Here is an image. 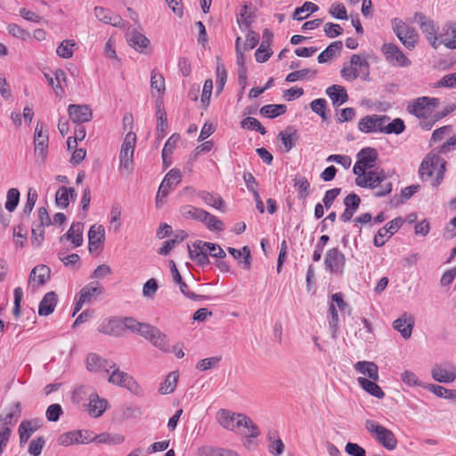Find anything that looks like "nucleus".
Wrapping results in <instances>:
<instances>
[{"label": "nucleus", "mask_w": 456, "mask_h": 456, "mask_svg": "<svg viewBox=\"0 0 456 456\" xmlns=\"http://www.w3.org/2000/svg\"><path fill=\"white\" fill-rule=\"evenodd\" d=\"M380 51L386 61L393 67L406 68L411 64L400 47L393 43L383 44Z\"/></svg>", "instance_id": "obj_6"}, {"label": "nucleus", "mask_w": 456, "mask_h": 456, "mask_svg": "<svg viewBox=\"0 0 456 456\" xmlns=\"http://www.w3.org/2000/svg\"><path fill=\"white\" fill-rule=\"evenodd\" d=\"M51 270L45 265L34 267L30 273L29 280L44 285L50 279Z\"/></svg>", "instance_id": "obj_39"}, {"label": "nucleus", "mask_w": 456, "mask_h": 456, "mask_svg": "<svg viewBox=\"0 0 456 456\" xmlns=\"http://www.w3.org/2000/svg\"><path fill=\"white\" fill-rule=\"evenodd\" d=\"M221 356H213L209 358H205L203 360H200L197 365L196 368L201 371H205L208 370H210L211 368L216 366L218 362L221 361Z\"/></svg>", "instance_id": "obj_63"}, {"label": "nucleus", "mask_w": 456, "mask_h": 456, "mask_svg": "<svg viewBox=\"0 0 456 456\" xmlns=\"http://www.w3.org/2000/svg\"><path fill=\"white\" fill-rule=\"evenodd\" d=\"M75 47L77 43L74 40L65 39L56 48V53L61 58L69 59L73 56Z\"/></svg>", "instance_id": "obj_46"}, {"label": "nucleus", "mask_w": 456, "mask_h": 456, "mask_svg": "<svg viewBox=\"0 0 456 456\" xmlns=\"http://www.w3.org/2000/svg\"><path fill=\"white\" fill-rule=\"evenodd\" d=\"M94 16L99 21L110 24L113 27H122L124 24L120 16L102 6H96L94 8Z\"/></svg>", "instance_id": "obj_20"}, {"label": "nucleus", "mask_w": 456, "mask_h": 456, "mask_svg": "<svg viewBox=\"0 0 456 456\" xmlns=\"http://www.w3.org/2000/svg\"><path fill=\"white\" fill-rule=\"evenodd\" d=\"M432 165H440L433 183V185L437 187L442 183L446 170V162L440 157L438 151H432L424 158L419 169V175L422 181L429 179L433 175Z\"/></svg>", "instance_id": "obj_2"}, {"label": "nucleus", "mask_w": 456, "mask_h": 456, "mask_svg": "<svg viewBox=\"0 0 456 456\" xmlns=\"http://www.w3.org/2000/svg\"><path fill=\"white\" fill-rule=\"evenodd\" d=\"M268 440L271 443L269 444V452L274 455H281L284 450V444L281 439L279 437L277 431H269Z\"/></svg>", "instance_id": "obj_48"}, {"label": "nucleus", "mask_w": 456, "mask_h": 456, "mask_svg": "<svg viewBox=\"0 0 456 456\" xmlns=\"http://www.w3.org/2000/svg\"><path fill=\"white\" fill-rule=\"evenodd\" d=\"M387 176L383 170L381 171H368L367 175L363 177H356V185L362 188L376 189L378 186L386 180Z\"/></svg>", "instance_id": "obj_18"}, {"label": "nucleus", "mask_w": 456, "mask_h": 456, "mask_svg": "<svg viewBox=\"0 0 456 456\" xmlns=\"http://www.w3.org/2000/svg\"><path fill=\"white\" fill-rule=\"evenodd\" d=\"M439 105V99L436 97L423 96L410 102L407 106L409 114H419L420 112H432Z\"/></svg>", "instance_id": "obj_15"}, {"label": "nucleus", "mask_w": 456, "mask_h": 456, "mask_svg": "<svg viewBox=\"0 0 456 456\" xmlns=\"http://www.w3.org/2000/svg\"><path fill=\"white\" fill-rule=\"evenodd\" d=\"M341 77L348 82L357 78L362 81L370 80V63L365 57L353 54L348 62H345L340 70Z\"/></svg>", "instance_id": "obj_1"}, {"label": "nucleus", "mask_w": 456, "mask_h": 456, "mask_svg": "<svg viewBox=\"0 0 456 456\" xmlns=\"http://www.w3.org/2000/svg\"><path fill=\"white\" fill-rule=\"evenodd\" d=\"M178 378L179 375L177 371L170 372L167 376L165 381L160 385L159 392L162 395H167L172 393L176 387Z\"/></svg>", "instance_id": "obj_47"}, {"label": "nucleus", "mask_w": 456, "mask_h": 456, "mask_svg": "<svg viewBox=\"0 0 456 456\" xmlns=\"http://www.w3.org/2000/svg\"><path fill=\"white\" fill-rule=\"evenodd\" d=\"M392 30L403 45L407 50H413L419 39L417 30L407 25L402 19L394 18L391 20Z\"/></svg>", "instance_id": "obj_3"}, {"label": "nucleus", "mask_w": 456, "mask_h": 456, "mask_svg": "<svg viewBox=\"0 0 456 456\" xmlns=\"http://www.w3.org/2000/svg\"><path fill=\"white\" fill-rule=\"evenodd\" d=\"M402 217H396L381 227L374 237L373 243L379 248L385 245L387 239L395 233L403 224Z\"/></svg>", "instance_id": "obj_17"}, {"label": "nucleus", "mask_w": 456, "mask_h": 456, "mask_svg": "<svg viewBox=\"0 0 456 456\" xmlns=\"http://www.w3.org/2000/svg\"><path fill=\"white\" fill-rule=\"evenodd\" d=\"M115 367V363H110L106 359L102 358L94 353H91L86 358V368L90 371H106Z\"/></svg>", "instance_id": "obj_23"}, {"label": "nucleus", "mask_w": 456, "mask_h": 456, "mask_svg": "<svg viewBox=\"0 0 456 456\" xmlns=\"http://www.w3.org/2000/svg\"><path fill=\"white\" fill-rule=\"evenodd\" d=\"M20 201V191L16 188H12L7 191L5 208L9 212L16 209Z\"/></svg>", "instance_id": "obj_54"}, {"label": "nucleus", "mask_w": 456, "mask_h": 456, "mask_svg": "<svg viewBox=\"0 0 456 456\" xmlns=\"http://www.w3.org/2000/svg\"><path fill=\"white\" fill-rule=\"evenodd\" d=\"M103 289L98 282H91L80 290L79 297L82 298V301L88 303L95 295H100Z\"/></svg>", "instance_id": "obj_45"}, {"label": "nucleus", "mask_w": 456, "mask_h": 456, "mask_svg": "<svg viewBox=\"0 0 456 456\" xmlns=\"http://www.w3.org/2000/svg\"><path fill=\"white\" fill-rule=\"evenodd\" d=\"M182 181V173L179 169H171L164 177L159 185L157 196V206L161 201L162 198H166L171 190H174Z\"/></svg>", "instance_id": "obj_10"}, {"label": "nucleus", "mask_w": 456, "mask_h": 456, "mask_svg": "<svg viewBox=\"0 0 456 456\" xmlns=\"http://www.w3.org/2000/svg\"><path fill=\"white\" fill-rule=\"evenodd\" d=\"M199 197L208 206L224 211V201L217 195L203 191L199 192Z\"/></svg>", "instance_id": "obj_44"}, {"label": "nucleus", "mask_w": 456, "mask_h": 456, "mask_svg": "<svg viewBox=\"0 0 456 456\" xmlns=\"http://www.w3.org/2000/svg\"><path fill=\"white\" fill-rule=\"evenodd\" d=\"M240 419L236 424L237 428H244L247 429V432L244 436L247 438H256L260 435V431L258 427L254 423V421L243 414V416H239Z\"/></svg>", "instance_id": "obj_37"}, {"label": "nucleus", "mask_w": 456, "mask_h": 456, "mask_svg": "<svg viewBox=\"0 0 456 456\" xmlns=\"http://www.w3.org/2000/svg\"><path fill=\"white\" fill-rule=\"evenodd\" d=\"M142 337L160 351L165 353L171 352V346L167 336L160 331L157 327L149 325Z\"/></svg>", "instance_id": "obj_14"}, {"label": "nucleus", "mask_w": 456, "mask_h": 456, "mask_svg": "<svg viewBox=\"0 0 456 456\" xmlns=\"http://www.w3.org/2000/svg\"><path fill=\"white\" fill-rule=\"evenodd\" d=\"M81 431L73 430L66 432L58 437V444L61 446L80 444Z\"/></svg>", "instance_id": "obj_49"}, {"label": "nucleus", "mask_w": 456, "mask_h": 456, "mask_svg": "<svg viewBox=\"0 0 456 456\" xmlns=\"http://www.w3.org/2000/svg\"><path fill=\"white\" fill-rule=\"evenodd\" d=\"M241 126L244 129L257 131L261 134H265L266 133L265 128L261 125V123L256 118L250 116L241 121Z\"/></svg>", "instance_id": "obj_57"}, {"label": "nucleus", "mask_w": 456, "mask_h": 456, "mask_svg": "<svg viewBox=\"0 0 456 456\" xmlns=\"http://www.w3.org/2000/svg\"><path fill=\"white\" fill-rule=\"evenodd\" d=\"M125 441V436L121 434L102 433L97 436V444H107L111 445L120 444Z\"/></svg>", "instance_id": "obj_51"}, {"label": "nucleus", "mask_w": 456, "mask_h": 456, "mask_svg": "<svg viewBox=\"0 0 456 456\" xmlns=\"http://www.w3.org/2000/svg\"><path fill=\"white\" fill-rule=\"evenodd\" d=\"M45 443V441L43 437H37L33 439L28 445V453L32 456H39L41 454Z\"/></svg>", "instance_id": "obj_64"}, {"label": "nucleus", "mask_w": 456, "mask_h": 456, "mask_svg": "<svg viewBox=\"0 0 456 456\" xmlns=\"http://www.w3.org/2000/svg\"><path fill=\"white\" fill-rule=\"evenodd\" d=\"M183 216L186 218H193L202 222L203 217L206 216V211L199 208L187 206L183 210Z\"/></svg>", "instance_id": "obj_59"}, {"label": "nucleus", "mask_w": 456, "mask_h": 456, "mask_svg": "<svg viewBox=\"0 0 456 456\" xmlns=\"http://www.w3.org/2000/svg\"><path fill=\"white\" fill-rule=\"evenodd\" d=\"M431 376L436 382L452 383L456 379V366L450 364L445 368L435 365L431 370Z\"/></svg>", "instance_id": "obj_19"}, {"label": "nucleus", "mask_w": 456, "mask_h": 456, "mask_svg": "<svg viewBox=\"0 0 456 456\" xmlns=\"http://www.w3.org/2000/svg\"><path fill=\"white\" fill-rule=\"evenodd\" d=\"M318 10V6L312 2H305L301 7L295 10L293 19L302 20L308 17L309 13H313Z\"/></svg>", "instance_id": "obj_50"}, {"label": "nucleus", "mask_w": 456, "mask_h": 456, "mask_svg": "<svg viewBox=\"0 0 456 456\" xmlns=\"http://www.w3.org/2000/svg\"><path fill=\"white\" fill-rule=\"evenodd\" d=\"M121 320L113 318L107 321L102 322L99 327L98 331L109 336H121L123 334L122 331Z\"/></svg>", "instance_id": "obj_27"}, {"label": "nucleus", "mask_w": 456, "mask_h": 456, "mask_svg": "<svg viewBox=\"0 0 456 456\" xmlns=\"http://www.w3.org/2000/svg\"><path fill=\"white\" fill-rule=\"evenodd\" d=\"M414 326V320L407 314H403L400 318L393 322V328L401 333L402 337L405 339L411 338L412 329Z\"/></svg>", "instance_id": "obj_24"}, {"label": "nucleus", "mask_w": 456, "mask_h": 456, "mask_svg": "<svg viewBox=\"0 0 456 456\" xmlns=\"http://www.w3.org/2000/svg\"><path fill=\"white\" fill-rule=\"evenodd\" d=\"M342 42L335 41L332 42L324 51H322L318 56L319 63H325L336 56L342 49Z\"/></svg>", "instance_id": "obj_43"}, {"label": "nucleus", "mask_w": 456, "mask_h": 456, "mask_svg": "<svg viewBox=\"0 0 456 456\" xmlns=\"http://www.w3.org/2000/svg\"><path fill=\"white\" fill-rule=\"evenodd\" d=\"M365 428L386 449L391 451L396 448L397 439L390 429L379 425L372 419H367L365 421Z\"/></svg>", "instance_id": "obj_5"}, {"label": "nucleus", "mask_w": 456, "mask_h": 456, "mask_svg": "<svg viewBox=\"0 0 456 456\" xmlns=\"http://www.w3.org/2000/svg\"><path fill=\"white\" fill-rule=\"evenodd\" d=\"M38 428V425L35 420H24L19 427L20 443V444L28 442L30 436Z\"/></svg>", "instance_id": "obj_41"}, {"label": "nucleus", "mask_w": 456, "mask_h": 456, "mask_svg": "<svg viewBox=\"0 0 456 456\" xmlns=\"http://www.w3.org/2000/svg\"><path fill=\"white\" fill-rule=\"evenodd\" d=\"M107 401L100 399L97 394H91L89 396L88 412L94 417H100L106 410Z\"/></svg>", "instance_id": "obj_32"}, {"label": "nucleus", "mask_w": 456, "mask_h": 456, "mask_svg": "<svg viewBox=\"0 0 456 456\" xmlns=\"http://www.w3.org/2000/svg\"><path fill=\"white\" fill-rule=\"evenodd\" d=\"M239 416H243V413H235L225 409H221L217 412L216 419L224 428L233 431L235 428H237L236 424L240 419Z\"/></svg>", "instance_id": "obj_22"}, {"label": "nucleus", "mask_w": 456, "mask_h": 456, "mask_svg": "<svg viewBox=\"0 0 456 456\" xmlns=\"http://www.w3.org/2000/svg\"><path fill=\"white\" fill-rule=\"evenodd\" d=\"M426 387L438 397L445 398V399L456 398V390L455 389H448L442 386L435 385V384H429Z\"/></svg>", "instance_id": "obj_52"}, {"label": "nucleus", "mask_w": 456, "mask_h": 456, "mask_svg": "<svg viewBox=\"0 0 456 456\" xmlns=\"http://www.w3.org/2000/svg\"><path fill=\"white\" fill-rule=\"evenodd\" d=\"M135 143V133L128 132L125 136L119 153V162L122 168L126 170H130L132 168Z\"/></svg>", "instance_id": "obj_9"}, {"label": "nucleus", "mask_w": 456, "mask_h": 456, "mask_svg": "<svg viewBox=\"0 0 456 456\" xmlns=\"http://www.w3.org/2000/svg\"><path fill=\"white\" fill-rule=\"evenodd\" d=\"M363 323V328L360 329L355 335L358 336L361 339L364 341L370 342L373 339V332L370 322L366 319L363 318L362 320Z\"/></svg>", "instance_id": "obj_60"}, {"label": "nucleus", "mask_w": 456, "mask_h": 456, "mask_svg": "<svg viewBox=\"0 0 456 456\" xmlns=\"http://www.w3.org/2000/svg\"><path fill=\"white\" fill-rule=\"evenodd\" d=\"M405 128L401 118H395L388 124H384L383 134H401Z\"/></svg>", "instance_id": "obj_58"}, {"label": "nucleus", "mask_w": 456, "mask_h": 456, "mask_svg": "<svg viewBox=\"0 0 456 456\" xmlns=\"http://www.w3.org/2000/svg\"><path fill=\"white\" fill-rule=\"evenodd\" d=\"M227 79V73L224 64L217 62L216 70V92H222Z\"/></svg>", "instance_id": "obj_56"}, {"label": "nucleus", "mask_w": 456, "mask_h": 456, "mask_svg": "<svg viewBox=\"0 0 456 456\" xmlns=\"http://www.w3.org/2000/svg\"><path fill=\"white\" fill-rule=\"evenodd\" d=\"M122 325V331L124 332L125 330H129L133 332H137L142 337L144 334V331L148 329L149 325L148 323L144 322H139L135 319L132 317H126L125 319L121 320Z\"/></svg>", "instance_id": "obj_42"}, {"label": "nucleus", "mask_w": 456, "mask_h": 456, "mask_svg": "<svg viewBox=\"0 0 456 456\" xmlns=\"http://www.w3.org/2000/svg\"><path fill=\"white\" fill-rule=\"evenodd\" d=\"M55 202L58 206L65 208L69 204V196L68 187L61 186L55 194Z\"/></svg>", "instance_id": "obj_61"}, {"label": "nucleus", "mask_w": 456, "mask_h": 456, "mask_svg": "<svg viewBox=\"0 0 456 456\" xmlns=\"http://www.w3.org/2000/svg\"><path fill=\"white\" fill-rule=\"evenodd\" d=\"M193 248H196L197 249H205L206 251H208L209 255L213 257L223 259L226 256V253L218 244L196 240L193 243Z\"/></svg>", "instance_id": "obj_36"}, {"label": "nucleus", "mask_w": 456, "mask_h": 456, "mask_svg": "<svg viewBox=\"0 0 456 456\" xmlns=\"http://www.w3.org/2000/svg\"><path fill=\"white\" fill-rule=\"evenodd\" d=\"M278 137L281 139L285 151L288 152L294 147L295 142L297 140V130L289 126L285 130L281 131Z\"/></svg>", "instance_id": "obj_40"}, {"label": "nucleus", "mask_w": 456, "mask_h": 456, "mask_svg": "<svg viewBox=\"0 0 456 456\" xmlns=\"http://www.w3.org/2000/svg\"><path fill=\"white\" fill-rule=\"evenodd\" d=\"M326 94L331 100L333 105L337 107L341 106L348 99L346 90L342 86L338 85H333L328 87Z\"/></svg>", "instance_id": "obj_30"}, {"label": "nucleus", "mask_w": 456, "mask_h": 456, "mask_svg": "<svg viewBox=\"0 0 456 456\" xmlns=\"http://www.w3.org/2000/svg\"><path fill=\"white\" fill-rule=\"evenodd\" d=\"M179 139V134H174L166 142L161 154L164 168H167L172 164L171 155L173 154V151Z\"/></svg>", "instance_id": "obj_33"}, {"label": "nucleus", "mask_w": 456, "mask_h": 456, "mask_svg": "<svg viewBox=\"0 0 456 456\" xmlns=\"http://www.w3.org/2000/svg\"><path fill=\"white\" fill-rule=\"evenodd\" d=\"M357 382L364 391H366L372 396H375L376 398L379 399H381L385 396V393L383 392L381 387L376 383L377 381L359 377L357 379Z\"/></svg>", "instance_id": "obj_35"}, {"label": "nucleus", "mask_w": 456, "mask_h": 456, "mask_svg": "<svg viewBox=\"0 0 456 456\" xmlns=\"http://www.w3.org/2000/svg\"><path fill=\"white\" fill-rule=\"evenodd\" d=\"M45 77L48 84L53 87L56 95L61 96L64 94L62 85L67 81V76L65 72L58 69L53 72V75L45 74Z\"/></svg>", "instance_id": "obj_25"}, {"label": "nucleus", "mask_w": 456, "mask_h": 456, "mask_svg": "<svg viewBox=\"0 0 456 456\" xmlns=\"http://www.w3.org/2000/svg\"><path fill=\"white\" fill-rule=\"evenodd\" d=\"M324 265L326 270L330 273L342 274L346 265V256L338 248H332L326 253Z\"/></svg>", "instance_id": "obj_12"}, {"label": "nucleus", "mask_w": 456, "mask_h": 456, "mask_svg": "<svg viewBox=\"0 0 456 456\" xmlns=\"http://www.w3.org/2000/svg\"><path fill=\"white\" fill-rule=\"evenodd\" d=\"M7 30L12 37L21 40H28L30 37V33L28 30L14 23L9 24Z\"/></svg>", "instance_id": "obj_62"}, {"label": "nucleus", "mask_w": 456, "mask_h": 456, "mask_svg": "<svg viewBox=\"0 0 456 456\" xmlns=\"http://www.w3.org/2000/svg\"><path fill=\"white\" fill-rule=\"evenodd\" d=\"M128 45L137 52L142 53L150 44L149 39L136 30H132L126 35Z\"/></svg>", "instance_id": "obj_31"}, {"label": "nucleus", "mask_w": 456, "mask_h": 456, "mask_svg": "<svg viewBox=\"0 0 456 456\" xmlns=\"http://www.w3.org/2000/svg\"><path fill=\"white\" fill-rule=\"evenodd\" d=\"M20 413L21 405L20 402H17L10 408L8 413L0 415V456L9 442L12 427L17 422Z\"/></svg>", "instance_id": "obj_4"}, {"label": "nucleus", "mask_w": 456, "mask_h": 456, "mask_svg": "<svg viewBox=\"0 0 456 456\" xmlns=\"http://www.w3.org/2000/svg\"><path fill=\"white\" fill-rule=\"evenodd\" d=\"M354 370L369 378V379H371L373 381H378L379 377V367L378 365L373 362H368V361H359L354 365Z\"/></svg>", "instance_id": "obj_26"}, {"label": "nucleus", "mask_w": 456, "mask_h": 456, "mask_svg": "<svg viewBox=\"0 0 456 456\" xmlns=\"http://www.w3.org/2000/svg\"><path fill=\"white\" fill-rule=\"evenodd\" d=\"M150 84L151 94L152 97L157 99L158 113L159 114L162 111L160 109L162 103L160 100L163 98L166 93V83L164 76L157 69H152L151 71Z\"/></svg>", "instance_id": "obj_16"}, {"label": "nucleus", "mask_w": 456, "mask_h": 456, "mask_svg": "<svg viewBox=\"0 0 456 456\" xmlns=\"http://www.w3.org/2000/svg\"><path fill=\"white\" fill-rule=\"evenodd\" d=\"M202 223L210 231H219L220 232V231L224 230L223 222L208 211H206V216L203 217Z\"/></svg>", "instance_id": "obj_55"}, {"label": "nucleus", "mask_w": 456, "mask_h": 456, "mask_svg": "<svg viewBox=\"0 0 456 456\" xmlns=\"http://www.w3.org/2000/svg\"><path fill=\"white\" fill-rule=\"evenodd\" d=\"M413 21L419 25L430 45L436 49L439 46L440 42L438 40L437 28L436 27L435 22L420 12H415Z\"/></svg>", "instance_id": "obj_7"}, {"label": "nucleus", "mask_w": 456, "mask_h": 456, "mask_svg": "<svg viewBox=\"0 0 456 456\" xmlns=\"http://www.w3.org/2000/svg\"><path fill=\"white\" fill-rule=\"evenodd\" d=\"M108 380L111 384L126 387L134 395L142 394V390L136 381L130 375L121 371L118 368L112 371Z\"/></svg>", "instance_id": "obj_11"}, {"label": "nucleus", "mask_w": 456, "mask_h": 456, "mask_svg": "<svg viewBox=\"0 0 456 456\" xmlns=\"http://www.w3.org/2000/svg\"><path fill=\"white\" fill-rule=\"evenodd\" d=\"M36 161L42 164L45 162L48 148V129L42 123H37L34 136Z\"/></svg>", "instance_id": "obj_8"}, {"label": "nucleus", "mask_w": 456, "mask_h": 456, "mask_svg": "<svg viewBox=\"0 0 456 456\" xmlns=\"http://www.w3.org/2000/svg\"><path fill=\"white\" fill-rule=\"evenodd\" d=\"M357 159L361 164L370 168L378 159V152L374 148L366 147L358 152Z\"/></svg>", "instance_id": "obj_38"}, {"label": "nucleus", "mask_w": 456, "mask_h": 456, "mask_svg": "<svg viewBox=\"0 0 456 456\" xmlns=\"http://www.w3.org/2000/svg\"><path fill=\"white\" fill-rule=\"evenodd\" d=\"M444 38L440 42L450 50L456 49V21H451L444 27Z\"/></svg>", "instance_id": "obj_34"}, {"label": "nucleus", "mask_w": 456, "mask_h": 456, "mask_svg": "<svg viewBox=\"0 0 456 456\" xmlns=\"http://www.w3.org/2000/svg\"><path fill=\"white\" fill-rule=\"evenodd\" d=\"M294 186L297 190L299 200H305L309 195L310 183L305 176L296 177Z\"/></svg>", "instance_id": "obj_53"}, {"label": "nucleus", "mask_w": 456, "mask_h": 456, "mask_svg": "<svg viewBox=\"0 0 456 456\" xmlns=\"http://www.w3.org/2000/svg\"><path fill=\"white\" fill-rule=\"evenodd\" d=\"M57 304V294L54 291L47 292L38 306V314L41 316H47L51 314Z\"/></svg>", "instance_id": "obj_29"}, {"label": "nucleus", "mask_w": 456, "mask_h": 456, "mask_svg": "<svg viewBox=\"0 0 456 456\" xmlns=\"http://www.w3.org/2000/svg\"><path fill=\"white\" fill-rule=\"evenodd\" d=\"M105 240V229L101 224H94L88 232V248L92 252L99 248Z\"/></svg>", "instance_id": "obj_21"}, {"label": "nucleus", "mask_w": 456, "mask_h": 456, "mask_svg": "<svg viewBox=\"0 0 456 456\" xmlns=\"http://www.w3.org/2000/svg\"><path fill=\"white\" fill-rule=\"evenodd\" d=\"M387 116H363L358 122V129L365 134L383 133Z\"/></svg>", "instance_id": "obj_13"}, {"label": "nucleus", "mask_w": 456, "mask_h": 456, "mask_svg": "<svg viewBox=\"0 0 456 456\" xmlns=\"http://www.w3.org/2000/svg\"><path fill=\"white\" fill-rule=\"evenodd\" d=\"M84 224L80 222L73 223L68 232L61 237V240L64 238L70 240L74 247H79L83 242Z\"/></svg>", "instance_id": "obj_28"}]
</instances>
